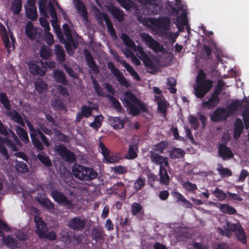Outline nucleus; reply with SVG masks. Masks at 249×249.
I'll return each mask as SVG.
<instances>
[{
	"instance_id": "f257e3e1",
	"label": "nucleus",
	"mask_w": 249,
	"mask_h": 249,
	"mask_svg": "<svg viewBox=\"0 0 249 249\" xmlns=\"http://www.w3.org/2000/svg\"><path fill=\"white\" fill-rule=\"evenodd\" d=\"M219 222L220 227H219V232L228 237L231 236V232H236L237 239L243 244L247 243V237L243 227L240 223H231L224 215L219 216Z\"/></svg>"
},
{
	"instance_id": "f03ea898",
	"label": "nucleus",
	"mask_w": 249,
	"mask_h": 249,
	"mask_svg": "<svg viewBox=\"0 0 249 249\" xmlns=\"http://www.w3.org/2000/svg\"><path fill=\"white\" fill-rule=\"evenodd\" d=\"M124 96L125 106L129 108L130 113L132 115H139L141 110L144 112L148 111V107L145 104L139 100L131 92L126 91Z\"/></svg>"
},
{
	"instance_id": "7ed1b4c3",
	"label": "nucleus",
	"mask_w": 249,
	"mask_h": 249,
	"mask_svg": "<svg viewBox=\"0 0 249 249\" xmlns=\"http://www.w3.org/2000/svg\"><path fill=\"white\" fill-rule=\"evenodd\" d=\"M121 39L127 47L138 53L139 58L142 61L144 65L151 69L155 68V65L140 46L136 47L134 42L125 33L121 35Z\"/></svg>"
},
{
	"instance_id": "20e7f679",
	"label": "nucleus",
	"mask_w": 249,
	"mask_h": 249,
	"mask_svg": "<svg viewBox=\"0 0 249 249\" xmlns=\"http://www.w3.org/2000/svg\"><path fill=\"white\" fill-rule=\"evenodd\" d=\"M138 20L144 25L150 23L155 30L160 34L163 35L170 29V18L168 17L161 18L159 19L154 18H145L144 17L138 16Z\"/></svg>"
},
{
	"instance_id": "39448f33",
	"label": "nucleus",
	"mask_w": 249,
	"mask_h": 249,
	"mask_svg": "<svg viewBox=\"0 0 249 249\" xmlns=\"http://www.w3.org/2000/svg\"><path fill=\"white\" fill-rule=\"evenodd\" d=\"M205 79V74L202 70H200L196 78V85L194 87L195 95L198 98L204 97L212 87L213 82Z\"/></svg>"
},
{
	"instance_id": "423d86ee",
	"label": "nucleus",
	"mask_w": 249,
	"mask_h": 249,
	"mask_svg": "<svg viewBox=\"0 0 249 249\" xmlns=\"http://www.w3.org/2000/svg\"><path fill=\"white\" fill-rule=\"evenodd\" d=\"M0 102L5 108L3 113L10 117V118L18 124L21 126L24 127L25 123L21 115L15 110L11 109V105L7 96L4 92L0 93Z\"/></svg>"
},
{
	"instance_id": "0eeeda50",
	"label": "nucleus",
	"mask_w": 249,
	"mask_h": 249,
	"mask_svg": "<svg viewBox=\"0 0 249 249\" xmlns=\"http://www.w3.org/2000/svg\"><path fill=\"white\" fill-rule=\"evenodd\" d=\"M176 6L173 7L171 3L168 1L169 6L172 9V14L176 17L175 19V23L178 28L179 26L185 25L187 23L186 8L184 5H180V0H175Z\"/></svg>"
},
{
	"instance_id": "6e6552de",
	"label": "nucleus",
	"mask_w": 249,
	"mask_h": 249,
	"mask_svg": "<svg viewBox=\"0 0 249 249\" xmlns=\"http://www.w3.org/2000/svg\"><path fill=\"white\" fill-rule=\"evenodd\" d=\"M74 176L82 181H89L95 178L97 173L92 169L80 165H75L72 169Z\"/></svg>"
},
{
	"instance_id": "1a4fd4ad",
	"label": "nucleus",
	"mask_w": 249,
	"mask_h": 249,
	"mask_svg": "<svg viewBox=\"0 0 249 249\" xmlns=\"http://www.w3.org/2000/svg\"><path fill=\"white\" fill-rule=\"evenodd\" d=\"M92 10L98 23L101 26H103L104 25V21L107 25L108 31L111 36L114 38H116L117 36L113 24L108 16L106 14L101 13L99 9L95 6L92 8Z\"/></svg>"
},
{
	"instance_id": "9d476101",
	"label": "nucleus",
	"mask_w": 249,
	"mask_h": 249,
	"mask_svg": "<svg viewBox=\"0 0 249 249\" xmlns=\"http://www.w3.org/2000/svg\"><path fill=\"white\" fill-rule=\"evenodd\" d=\"M0 35L3 42L5 48L8 53H9L12 50L15 49V44H16V39L13 36V33L10 30H9L8 34L5 27L1 24H0Z\"/></svg>"
},
{
	"instance_id": "9b49d317",
	"label": "nucleus",
	"mask_w": 249,
	"mask_h": 249,
	"mask_svg": "<svg viewBox=\"0 0 249 249\" xmlns=\"http://www.w3.org/2000/svg\"><path fill=\"white\" fill-rule=\"evenodd\" d=\"M140 36L142 40L155 53H159L164 52L165 48L163 46L154 39L149 35L141 33Z\"/></svg>"
},
{
	"instance_id": "f8f14e48",
	"label": "nucleus",
	"mask_w": 249,
	"mask_h": 249,
	"mask_svg": "<svg viewBox=\"0 0 249 249\" xmlns=\"http://www.w3.org/2000/svg\"><path fill=\"white\" fill-rule=\"evenodd\" d=\"M38 0L40 13L46 16L47 15V13L48 11L53 19V20L51 21L52 23V25L54 28H55V22L57 20V18L53 4L51 1H49V4L47 5V0Z\"/></svg>"
},
{
	"instance_id": "ddd939ff",
	"label": "nucleus",
	"mask_w": 249,
	"mask_h": 249,
	"mask_svg": "<svg viewBox=\"0 0 249 249\" xmlns=\"http://www.w3.org/2000/svg\"><path fill=\"white\" fill-rule=\"evenodd\" d=\"M219 66L220 65V69H219V76L225 77L229 75L230 71L232 68L230 66L229 62L231 61L226 56L223 54V52L219 48Z\"/></svg>"
},
{
	"instance_id": "4468645a",
	"label": "nucleus",
	"mask_w": 249,
	"mask_h": 249,
	"mask_svg": "<svg viewBox=\"0 0 249 249\" xmlns=\"http://www.w3.org/2000/svg\"><path fill=\"white\" fill-rule=\"evenodd\" d=\"M242 107V102L239 99H236L231 102L224 109L219 107V121H220V115L221 113H226L225 119L231 115H233Z\"/></svg>"
},
{
	"instance_id": "2eb2a0df",
	"label": "nucleus",
	"mask_w": 249,
	"mask_h": 249,
	"mask_svg": "<svg viewBox=\"0 0 249 249\" xmlns=\"http://www.w3.org/2000/svg\"><path fill=\"white\" fill-rule=\"evenodd\" d=\"M107 67L121 85L125 88H128L130 86L129 83L125 78L123 73L118 68H116L112 62H108L107 63Z\"/></svg>"
},
{
	"instance_id": "dca6fc26",
	"label": "nucleus",
	"mask_w": 249,
	"mask_h": 249,
	"mask_svg": "<svg viewBox=\"0 0 249 249\" xmlns=\"http://www.w3.org/2000/svg\"><path fill=\"white\" fill-rule=\"evenodd\" d=\"M54 151L57 152L62 158L66 161L72 162L75 160L74 154L68 150L63 145H55Z\"/></svg>"
},
{
	"instance_id": "f3484780",
	"label": "nucleus",
	"mask_w": 249,
	"mask_h": 249,
	"mask_svg": "<svg viewBox=\"0 0 249 249\" xmlns=\"http://www.w3.org/2000/svg\"><path fill=\"white\" fill-rule=\"evenodd\" d=\"M52 196L54 200L58 203L66 207L68 209H71L73 207L72 201L69 200L68 198L61 192L54 190L52 191Z\"/></svg>"
},
{
	"instance_id": "a211bd4d",
	"label": "nucleus",
	"mask_w": 249,
	"mask_h": 249,
	"mask_svg": "<svg viewBox=\"0 0 249 249\" xmlns=\"http://www.w3.org/2000/svg\"><path fill=\"white\" fill-rule=\"evenodd\" d=\"M30 72L34 75H43L46 71V68L41 62H32L29 64Z\"/></svg>"
},
{
	"instance_id": "6ab92c4d",
	"label": "nucleus",
	"mask_w": 249,
	"mask_h": 249,
	"mask_svg": "<svg viewBox=\"0 0 249 249\" xmlns=\"http://www.w3.org/2000/svg\"><path fill=\"white\" fill-rule=\"evenodd\" d=\"M86 221L85 218L76 216L70 220L69 226L72 229L80 231L85 228Z\"/></svg>"
},
{
	"instance_id": "aec40b11",
	"label": "nucleus",
	"mask_w": 249,
	"mask_h": 249,
	"mask_svg": "<svg viewBox=\"0 0 249 249\" xmlns=\"http://www.w3.org/2000/svg\"><path fill=\"white\" fill-rule=\"evenodd\" d=\"M218 105V88H215L214 93L207 101L202 103L203 108L207 107L209 109H213Z\"/></svg>"
},
{
	"instance_id": "412c9836",
	"label": "nucleus",
	"mask_w": 249,
	"mask_h": 249,
	"mask_svg": "<svg viewBox=\"0 0 249 249\" xmlns=\"http://www.w3.org/2000/svg\"><path fill=\"white\" fill-rule=\"evenodd\" d=\"M26 14L27 17L32 20L37 18V11L35 5L34 0H28V3L25 6Z\"/></svg>"
},
{
	"instance_id": "4be33fe9",
	"label": "nucleus",
	"mask_w": 249,
	"mask_h": 249,
	"mask_svg": "<svg viewBox=\"0 0 249 249\" xmlns=\"http://www.w3.org/2000/svg\"><path fill=\"white\" fill-rule=\"evenodd\" d=\"M219 157L226 160L233 158V154L229 147L221 143L219 144Z\"/></svg>"
},
{
	"instance_id": "5701e85b",
	"label": "nucleus",
	"mask_w": 249,
	"mask_h": 249,
	"mask_svg": "<svg viewBox=\"0 0 249 249\" xmlns=\"http://www.w3.org/2000/svg\"><path fill=\"white\" fill-rule=\"evenodd\" d=\"M34 220L36 223L37 228L36 230V232L41 238L44 233L47 232V228L40 217L35 215Z\"/></svg>"
},
{
	"instance_id": "b1692460",
	"label": "nucleus",
	"mask_w": 249,
	"mask_h": 249,
	"mask_svg": "<svg viewBox=\"0 0 249 249\" xmlns=\"http://www.w3.org/2000/svg\"><path fill=\"white\" fill-rule=\"evenodd\" d=\"M150 159L152 162L160 165V166L161 165L168 166L169 164L167 158L163 157L152 151L150 152Z\"/></svg>"
},
{
	"instance_id": "393cba45",
	"label": "nucleus",
	"mask_w": 249,
	"mask_h": 249,
	"mask_svg": "<svg viewBox=\"0 0 249 249\" xmlns=\"http://www.w3.org/2000/svg\"><path fill=\"white\" fill-rule=\"evenodd\" d=\"M233 125V137L235 139H238L244 130V124L241 119L237 118L235 119Z\"/></svg>"
},
{
	"instance_id": "a878e982",
	"label": "nucleus",
	"mask_w": 249,
	"mask_h": 249,
	"mask_svg": "<svg viewBox=\"0 0 249 249\" xmlns=\"http://www.w3.org/2000/svg\"><path fill=\"white\" fill-rule=\"evenodd\" d=\"M44 135L41 130H37L35 131L33 133H30L31 138L34 146L39 150H42L44 149V146L38 140L37 136L40 138L42 135Z\"/></svg>"
},
{
	"instance_id": "bb28decb",
	"label": "nucleus",
	"mask_w": 249,
	"mask_h": 249,
	"mask_svg": "<svg viewBox=\"0 0 249 249\" xmlns=\"http://www.w3.org/2000/svg\"><path fill=\"white\" fill-rule=\"evenodd\" d=\"M63 30L64 31V35L66 36V38H64L63 37L61 36L60 30H58V31L56 30V33L57 34L58 37L59 38V39L60 40V39L62 38L68 43H73V40L71 34V29L69 25L67 24H64L63 26Z\"/></svg>"
},
{
	"instance_id": "cd10ccee",
	"label": "nucleus",
	"mask_w": 249,
	"mask_h": 249,
	"mask_svg": "<svg viewBox=\"0 0 249 249\" xmlns=\"http://www.w3.org/2000/svg\"><path fill=\"white\" fill-rule=\"evenodd\" d=\"M74 5L79 14L83 18L84 20L88 21L87 12L83 3L81 0H73Z\"/></svg>"
},
{
	"instance_id": "c85d7f7f",
	"label": "nucleus",
	"mask_w": 249,
	"mask_h": 249,
	"mask_svg": "<svg viewBox=\"0 0 249 249\" xmlns=\"http://www.w3.org/2000/svg\"><path fill=\"white\" fill-rule=\"evenodd\" d=\"M160 182L163 184L167 185L169 184L170 177L167 174V170L165 168L164 165L160 166Z\"/></svg>"
},
{
	"instance_id": "c756f323",
	"label": "nucleus",
	"mask_w": 249,
	"mask_h": 249,
	"mask_svg": "<svg viewBox=\"0 0 249 249\" xmlns=\"http://www.w3.org/2000/svg\"><path fill=\"white\" fill-rule=\"evenodd\" d=\"M54 53L56 56L57 60L62 63L65 60V52L62 46L59 45H55Z\"/></svg>"
},
{
	"instance_id": "7c9ffc66",
	"label": "nucleus",
	"mask_w": 249,
	"mask_h": 249,
	"mask_svg": "<svg viewBox=\"0 0 249 249\" xmlns=\"http://www.w3.org/2000/svg\"><path fill=\"white\" fill-rule=\"evenodd\" d=\"M25 33L30 39H34L36 35V29L31 21H28L25 25Z\"/></svg>"
},
{
	"instance_id": "2f4dec72",
	"label": "nucleus",
	"mask_w": 249,
	"mask_h": 249,
	"mask_svg": "<svg viewBox=\"0 0 249 249\" xmlns=\"http://www.w3.org/2000/svg\"><path fill=\"white\" fill-rule=\"evenodd\" d=\"M53 76L57 82L64 85H67L68 84V80L66 78L65 74L63 71L60 70L54 71L53 72Z\"/></svg>"
},
{
	"instance_id": "473e14b6",
	"label": "nucleus",
	"mask_w": 249,
	"mask_h": 249,
	"mask_svg": "<svg viewBox=\"0 0 249 249\" xmlns=\"http://www.w3.org/2000/svg\"><path fill=\"white\" fill-rule=\"evenodd\" d=\"M109 11L119 22L123 21L124 15L121 10L115 7H111L109 8Z\"/></svg>"
},
{
	"instance_id": "72a5a7b5",
	"label": "nucleus",
	"mask_w": 249,
	"mask_h": 249,
	"mask_svg": "<svg viewBox=\"0 0 249 249\" xmlns=\"http://www.w3.org/2000/svg\"><path fill=\"white\" fill-rule=\"evenodd\" d=\"M35 89L39 93H45L47 90V85L41 79H37L34 83Z\"/></svg>"
},
{
	"instance_id": "f704fd0d",
	"label": "nucleus",
	"mask_w": 249,
	"mask_h": 249,
	"mask_svg": "<svg viewBox=\"0 0 249 249\" xmlns=\"http://www.w3.org/2000/svg\"><path fill=\"white\" fill-rule=\"evenodd\" d=\"M15 169L18 172L21 173H26L29 171L27 163L22 161H16Z\"/></svg>"
},
{
	"instance_id": "c9c22d12",
	"label": "nucleus",
	"mask_w": 249,
	"mask_h": 249,
	"mask_svg": "<svg viewBox=\"0 0 249 249\" xmlns=\"http://www.w3.org/2000/svg\"><path fill=\"white\" fill-rule=\"evenodd\" d=\"M16 132L20 139L25 142H29V138L27 133L21 126L17 125L16 129Z\"/></svg>"
},
{
	"instance_id": "e433bc0d",
	"label": "nucleus",
	"mask_w": 249,
	"mask_h": 249,
	"mask_svg": "<svg viewBox=\"0 0 249 249\" xmlns=\"http://www.w3.org/2000/svg\"><path fill=\"white\" fill-rule=\"evenodd\" d=\"M122 65L126 69V70L130 73V74L134 77V78L138 81L141 80L140 76L134 69L125 61H121Z\"/></svg>"
},
{
	"instance_id": "4c0bfd02",
	"label": "nucleus",
	"mask_w": 249,
	"mask_h": 249,
	"mask_svg": "<svg viewBox=\"0 0 249 249\" xmlns=\"http://www.w3.org/2000/svg\"><path fill=\"white\" fill-rule=\"evenodd\" d=\"M219 209L223 213L230 215L234 214L237 213L234 207L230 206L228 204H221Z\"/></svg>"
},
{
	"instance_id": "58836bf2",
	"label": "nucleus",
	"mask_w": 249,
	"mask_h": 249,
	"mask_svg": "<svg viewBox=\"0 0 249 249\" xmlns=\"http://www.w3.org/2000/svg\"><path fill=\"white\" fill-rule=\"evenodd\" d=\"M155 101L158 104L159 110L161 113H165L166 111L167 105L164 97L160 98L158 97Z\"/></svg>"
},
{
	"instance_id": "ea45409f",
	"label": "nucleus",
	"mask_w": 249,
	"mask_h": 249,
	"mask_svg": "<svg viewBox=\"0 0 249 249\" xmlns=\"http://www.w3.org/2000/svg\"><path fill=\"white\" fill-rule=\"evenodd\" d=\"M137 146L136 144L130 145L127 154L126 156L128 159H134L137 156Z\"/></svg>"
},
{
	"instance_id": "a19ab883",
	"label": "nucleus",
	"mask_w": 249,
	"mask_h": 249,
	"mask_svg": "<svg viewBox=\"0 0 249 249\" xmlns=\"http://www.w3.org/2000/svg\"><path fill=\"white\" fill-rule=\"evenodd\" d=\"M22 7L21 0H14L12 3L11 10L14 14H18Z\"/></svg>"
},
{
	"instance_id": "79ce46f5",
	"label": "nucleus",
	"mask_w": 249,
	"mask_h": 249,
	"mask_svg": "<svg viewBox=\"0 0 249 249\" xmlns=\"http://www.w3.org/2000/svg\"><path fill=\"white\" fill-rule=\"evenodd\" d=\"M184 152L180 148H175L170 152V156L172 159H179L183 157Z\"/></svg>"
},
{
	"instance_id": "37998d69",
	"label": "nucleus",
	"mask_w": 249,
	"mask_h": 249,
	"mask_svg": "<svg viewBox=\"0 0 249 249\" xmlns=\"http://www.w3.org/2000/svg\"><path fill=\"white\" fill-rule=\"evenodd\" d=\"M91 236L93 239L97 241L103 238L104 234L101 229L94 228L91 231Z\"/></svg>"
},
{
	"instance_id": "c03bdc74",
	"label": "nucleus",
	"mask_w": 249,
	"mask_h": 249,
	"mask_svg": "<svg viewBox=\"0 0 249 249\" xmlns=\"http://www.w3.org/2000/svg\"><path fill=\"white\" fill-rule=\"evenodd\" d=\"M2 240L4 244L9 246L10 248L15 247L16 246V241L15 239L9 235L7 237L3 235Z\"/></svg>"
},
{
	"instance_id": "a18cd8bd",
	"label": "nucleus",
	"mask_w": 249,
	"mask_h": 249,
	"mask_svg": "<svg viewBox=\"0 0 249 249\" xmlns=\"http://www.w3.org/2000/svg\"><path fill=\"white\" fill-rule=\"evenodd\" d=\"M113 121V126L114 129H122L124 126V121H122L119 118L113 117L112 119Z\"/></svg>"
},
{
	"instance_id": "49530a36",
	"label": "nucleus",
	"mask_w": 249,
	"mask_h": 249,
	"mask_svg": "<svg viewBox=\"0 0 249 249\" xmlns=\"http://www.w3.org/2000/svg\"><path fill=\"white\" fill-rule=\"evenodd\" d=\"M219 166H220L219 167V174L221 175V177H229L232 175V172L230 169L224 168L219 164Z\"/></svg>"
},
{
	"instance_id": "de8ad7c7",
	"label": "nucleus",
	"mask_w": 249,
	"mask_h": 249,
	"mask_svg": "<svg viewBox=\"0 0 249 249\" xmlns=\"http://www.w3.org/2000/svg\"><path fill=\"white\" fill-rule=\"evenodd\" d=\"M109 99L112 104V107L116 109L118 112H122L123 111V108L120 102L114 97L111 96H109Z\"/></svg>"
},
{
	"instance_id": "09e8293b",
	"label": "nucleus",
	"mask_w": 249,
	"mask_h": 249,
	"mask_svg": "<svg viewBox=\"0 0 249 249\" xmlns=\"http://www.w3.org/2000/svg\"><path fill=\"white\" fill-rule=\"evenodd\" d=\"M103 120V117L102 115L97 116L95 117L94 122L90 124V126L97 130L101 126Z\"/></svg>"
},
{
	"instance_id": "8fccbe9b",
	"label": "nucleus",
	"mask_w": 249,
	"mask_h": 249,
	"mask_svg": "<svg viewBox=\"0 0 249 249\" xmlns=\"http://www.w3.org/2000/svg\"><path fill=\"white\" fill-rule=\"evenodd\" d=\"M40 56L44 59H48L51 56V50L47 46H43L40 52Z\"/></svg>"
},
{
	"instance_id": "3c124183",
	"label": "nucleus",
	"mask_w": 249,
	"mask_h": 249,
	"mask_svg": "<svg viewBox=\"0 0 249 249\" xmlns=\"http://www.w3.org/2000/svg\"><path fill=\"white\" fill-rule=\"evenodd\" d=\"M60 42L65 44V47L69 54L72 55L74 53V51L73 49L71 48L72 45L74 46V48H75L76 47L75 44L73 41V43H70L62 38L60 39Z\"/></svg>"
},
{
	"instance_id": "603ef678",
	"label": "nucleus",
	"mask_w": 249,
	"mask_h": 249,
	"mask_svg": "<svg viewBox=\"0 0 249 249\" xmlns=\"http://www.w3.org/2000/svg\"><path fill=\"white\" fill-rule=\"evenodd\" d=\"M167 84L170 87V88H168L170 91L172 93H176L177 91V89L174 87L176 85V81L175 79L173 77L168 78L167 79Z\"/></svg>"
},
{
	"instance_id": "864d4df0",
	"label": "nucleus",
	"mask_w": 249,
	"mask_h": 249,
	"mask_svg": "<svg viewBox=\"0 0 249 249\" xmlns=\"http://www.w3.org/2000/svg\"><path fill=\"white\" fill-rule=\"evenodd\" d=\"M2 141H4V140L0 139V153H1L4 159L6 160L9 159L10 156Z\"/></svg>"
},
{
	"instance_id": "5fc2aeb1",
	"label": "nucleus",
	"mask_w": 249,
	"mask_h": 249,
	"mask_svg": "<svg viewBox=\"0 0 249 249\" xmlns=\"http://www.w3.org/2000/svg\"><path fill=\"white\" fill-rule=\"evenodd\" d=\"M63 67L66 71L72 77L77 78V74L71 68L69 65L68 62H66L63 64Z\"/></svg>"
},
{
	"instance_id": "6e6d98bb",
	"label": "nucleus",
	"mask_w": 249,
	"mask_h": 249,
	"mask_svg": "<svg viewBox=\"0 0 249 249\" xmlns=\"http://www.w3.org/2000/svg\"><path fill=\"white\" fill-rule=\"evenodd\" d=\"M38 158L41 162L45 164L46 166H49L51 165L52 162L51 160L46 155L40 154L38 155Z\"/></svg>"
},
{
	"instance_id": "4d7b16f0",
	"label": "nucleus",
	"mask_w": 249,
	"mask_h": 249,
	"mask_svg": "<svg viewBox=\"0 0 249 249\" xmlns=\"http://www.w3.org/2000/svg\"><path fill=\"white\" fill-rule=\"evenodd\" d=\"M60 238L62 241L66 245H68L71 244V241L72 239L71 236H70L67 232H64L63 233H62Z\"/></svg>"
},
{
	"instance_id": "13d9d810",
	"label": "nucleus",
	"mask_w": 249,
	"mask_h": 249,
	"mask_svg": "<svg viewBox=\"0 0 249 249\" xmlns=\"http://www.w3.org/2000/svg\"><path fill=\"white\" fill-rule=\"evenodd\" d=\"M145 184V179L142 178H139L135 182L134 188L137 190H140Z\"/></svg>"
},
{
	"instance_id": "bf43d9fd",
	"label": "nucleus",
	"mask_w": 249,
	"mask_h": 249,
	"mask_svg": "<svg viewBox=\"0 0 249 249\" xmlns=\"http://www.w3.org/2000/svg\"><path fill=\"white\" fill-rule=\"evenodd\" d=\"M142 207L140 204L138 203H134L132 205L131 211L133 214L135 215L140 213Z\"/></svg>"
},
{
	"instance_id": "052dcab7",
	"label": "nucleus",
	"mask_w": 249,
	"mask_h": 249,
	"mask_svg": "<svg viewBox=\"0 0 249 249\" xmlns=\"http://www.w3.org/2000/svg\"><path fill=\"white\" fill-rule=\"evenodd\" d=\"M44 37L46 42L48 45H51L53 43V35L49 32V31L45 32Z\"/></svg>"
},
{
	"instance_id": "680f3d73",
	"label": "nucleus",
	"mask_w": 249,
	"mask_h": 249,
	"mask_svg": "<svg viewBox=\"0 0 249 249\" xmlns=\"http://www.w3.org/2000/svg\"><path fill=\"white\" fill-rule=\"evenodd\" d=\"M166 142H162L155 145V150L160 153H162L164 149L167 146Z\"/></svg>"
},
{
	"instance_id": "e2e57ef3",
	"label": "nucleus",
	"mask_w": 249,
	"mask_h": 249,
	"mask_svg": "<svg viewBox=\"0 0 249 249\" xmlns=\"http://www.w3.org/2000/svg\"><path fill=\"white\" fill-rule=\"evenodd\" d=\"M39 21L41 25L44 28L45 32L49 31L50 27L48 21L44 18H40Z\"/></svg>"
},
{
	"instance_id": "0e129e2a",
	"label": "nucleus",
	"mask_w": 249,
	"mask_h": 249,
	"mask_svg": "<svg viewBox=\"0 0 249 249\" xmlns=\"http://www.w3.org/2000/svg\"><path fill=\"white\" fill-rule=\"evenodd\" d=\"M92 109L87 106H84L81 108V112L83 115L87 118L90 116L91 114Z\"/></svg>"
},
{
	"instance_id": "69168bd1",
	"label": "nucleus",
	"mask_w": 249,
	"mask_h": 249,
	"mask_svg": "<svg viewBox=\"0 0 249 249\" xmlns=\"http://www.w3.org/2000/svg\"><path fill=\"white\" fill-rule=\"evenodd\" d=\"M163 35L171 39L172 40V42L174 43L176 41V38L178 36V32L172 33L167 31Z\"/></svg>"
},
{
	"instance_id": "338daca9",
	"label": "nucleus",
	"mask_w": 249,
	"mask_h": 249,
	"mask_svg": "<svg viewBox=\"0 0 249 249\" xmlns=\"http://www.w3.org/2000/svg\"><path fill=\"white\" fill-rule=\"evenodd\" d=\"M84 55L86 61L89 66L95 63L93 60L92 56L87 50L85 51Z\"/></svg>"
},
{
	"instance_id": "774afa93",
	"label": "nucleus",
	"mask_w": 249,
	"mask_h": 249,
	"mask_svg": "<svg viewBox=\"0 0 249 249\" xmlns=\"http://www.w3.org/2000/svg\"><path fill=\"white\" fill-rule=\"evenodd\" d=\"M71 238V243L73 245H79L82 241V238L80 235H74Z\"/></svg>"
}]
</instances>
